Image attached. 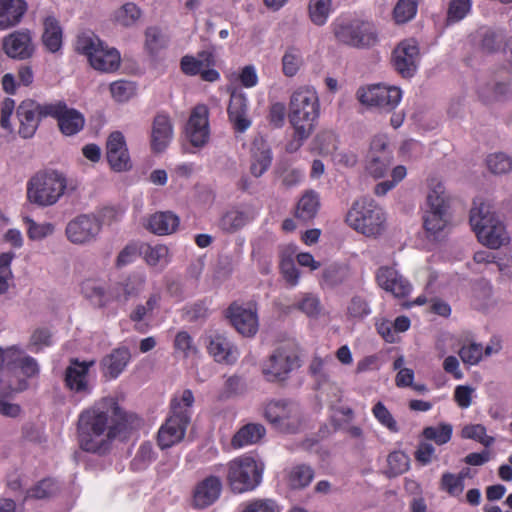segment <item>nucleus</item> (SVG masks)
<instances>
[{
	"label": "nucleus",
	"mask_w": 512,
	"mask_h": 512,
	"mask_svg": "<svg viewBox=\"0 0 512 512\" xmlns=\"http://www.w3.org/2000/svg\"><path fill=\"white\" fill-rule=\"evenodd\" d=\"M332 0H310L308 11L310 20L317 26L327 22L331 12Z\"/></svg>",
	"instance_id": "nucleus-46"
},
{
	"label": "nucleus",
	"mask_w": 512,
	"mask_h": 512,
	"mask_svg": "<svg viewBox=\"0 0 512 512\" xmlns=\"http://www.w3.org/2000/svg\"><path fill=\"white\" fill-rule=\"evenodd\" d=\"M173 137V127L170 118L164 114L155 116L151 130V148L154 152H163Z\"/></svg>",
	"instance_id": "nucleus-27"
},
{
	"label": "nucleus",
	"mask_w": 512,
	"mask_h": 512,
	"mask_svg": "<svg viewBox=\"0 0 512 512\" xmlns=\"http://www.w3.org/2000/svg\"><path fill=\"white\" fill-rule=\"evenodd\" d=\"M139 253L147 265L160 270H163L170 262L169 248L163 244H143L140 246Z\"/></svg>",
	"instance_id": "nucleus-34"
},
{
	"label": "nucleus",
	"mask_w": 512,
	"mask_h": 512,
	"mask_svg": "<svg viewBox=\"0 0 512 512\" xmlns=\"http://www.w3.org/2000/svg\"><path fill=\"white\" fill-rule=\"evenodd\" d=\"M212 63V54L209 52H202L198 57L184 56L181 59V69L187 75L200 74L202 69L209 67Z\"/></svg>",
	"instance_id": "nucleus-45"
},
{
	"label": "nucleus",
	"mask_w": 512,
	"mask_h": 512,
	"mask_svg": "<svg viewBox=\"0 0 512 512\" xmlns=\"http://www.w3.org/2000/svg\"><path fill=\"white\" fill-rule=\"evenodd\" d=\"M94 365L95 360L80 361L78 358H71L64 371L63 381L65 387L77 394L90 393L89 370Z\"/></svg>",
	"instance_id": "nucleus-14"
},
{
	"label": "nucleus",
	"mask_w": 512,
	"mask_h": 512,
	"mask_svg": "<svg viewBox=\"0 0 512 512\" xmlns=\"http://www.w3.org/2000/svg\"><path fill=\"white\" fill-rule=\"evenodd\" d=\"M26 11L24 0H0V30L18 25Z\"/></svg>",
	"instance_id": "nucleus-30"
},
{
	"label": "nucleus",
	"mask_w": 512,
	"mask_h": 512,
	"mask_svg": "<svg viewBox=\"0 0 512 512\" xmlns=\"http://www.w3.org/2000/svg\"><path fill=\"white\" fill-rule=\"evenodd\" d=\"M167 45V40L157 27H149L145 32V47L151 55H156Z\"/></svg>",
	"instance_id": "nucleus-54"
},
{
	"label": "nucleus",
	"mask_w": 512,
	"mask_h": 512,
	"mask_svg": "<svg viewBox=\"0 0 512 512\" xmlns=\"http://www.w3.org/2000/svg\"><path fill=\"white\" fill-rule=\"evenodd\" d=\"M142 16L141 9L133 2H127L113 13V21L122 27H132Z\"/></svg>",
	"instance_id": "nucleus-41"
},
{
	"label": "nucleus",
	"mask_w": 512,
	"mask_h": 512,
	"mask_svg": "<svg viewBox=\"0 0 512 512\" xmlns=\"http://www.w3.org/2000/svg\"><path fill=\"white\" fill-rule=\"evenodd\" d=\"M464 475H454L452 473H444L441 478V488L452 496H458L464 489Z\"/></svg>",
	"instance_id": "nucleus-61"
},
{
	"label": "nucleus",
	"mask_w": 512,
	"mask_h": 512,
	"mask_svg": "<svg viewBox=\"0 0 512 512\" xmlns=\"http://www.w3.org/2000/svg\"><path fill=\"white\" fill-rule=\"evenodd\" d=\"M45 110L49 116L57 119L60 131L66 136H72L80 132L85 125V118L81 112L69 108L66 103L58 101L49 103Z\"/></svg>",
	"instance_id": "nucleus-15"
},
{
	"label": "nucleus",
	"mask_w": 512,
	"mask_h": 512,
	"mask_svg": "<svg viewBox=\"0 0 512 512\" xmlns=\"http://www.w3.org/2000/svg\"><path fill=\"white\" fill-rule=\"evenodd\" d=\"M179 223V217L170 211L156 212L147 218L145 227L153 234L169 235L177 230Z\"/></svg>",
	"instance_id": "nucleus-32"
},
{
	"label": "nucleus",
	"mask_w": 512,
	"mask_h": 512,
	"mask_svg": "<svg viewBox=\"0 0 512 512\" xmlns=\"http://www.w3.org/2000/svg\"><path fill=\"white\" fill-rule=\"evenodd\" d=\"M76 50L87 56L90 65L95 70L113 72L120 66V53L115 48L104 45L95 35L78 36Z\"/></svg>",
	"instance_id": "nucleus-5"
},
{
	"label": "nucleus",
	"mask_w": 512,
	"mask_h": 512,
	"mask_svg": "<svg viewBox=\"0 0 512 512\" xmlns=\"http://www.w3.org/2000/svg\"><path fill=\"white\" fill-rule=\"evenodd\" d=\"M370 312L368 302L360 296H354L347 306L348 316L354 319H363L369 315Z\"/></svg>",
	"instance_id": "nucleus-63"
},
{
	"label": "nucleus",
	"mask_w": 512,
	"mask_h": 512,
	"mask_svg": "<svg viewBox=\"0 0 512 512\" xmlns=\"http://www.w3.org/2000/svg\"><path fill=\"white\" fill-rule=\"evenodd\" d=\"M272 153L269 145L261 140H255L251 149L250 173L256 177H261L271 166Z\"/></svg>",
	"instance_id": "nucleus-31"
},
{
	"label": "nucleus",
	"mask_w": 512,
	"mask_h": 512,
	"mask_svg": "<svg viewBox=\"0 0 512 512\" xmlns=\"http://www.w3.org/2000/svg\"><path fill=\"white\" fill-rule=\"evenodd\" d=\"M247 110V99L244 94L233 92L228 106V115L238 132L246 131L251 125Z\"/></svg>",
	"instance_id": "nucleus-29"
},
{
	"label": "nucleus",
	"mask_w": 512,
	"mask_h": 512,
	"mask_svg": "<svg viewBox=\"0 0 512 512\" xmlns=\"http://www.w3.org/2000/svg\"><path fill=\"white\" fill-rule=\"evenodd\" d=\"M295 307L308 317L312 318L319 317L323 311L320 299L312 293L303 294L295 304Z\"/></svg>",
	"instance_id": "nucleus-49"
},
{
	"label": "nucleus",
	"mask_w": 512,
	"mask_h": 512,
	"mask_svg": "<svg viewBox=\"0 0 512 512\" xmlns=\"http://www.w3.org/2000/svg\"><path fill=\"white\" fill-rule=\"evenodd\" d=\"M207 348L209 354L219 363L233 364L239 356L237 348L222 334L211 335Z\"/></svg>",
	"instance_id": "nucleus-26"
},
{
	"label": "nucleus",
	"mask_w": 512,
	"mask_h": 512,
	"mask_svg": "<svg viewBox=\"0 0 512 512\" xmlns=\"http://www.w3.org/2000/svg\"><path fill=\"white\" fill-rule=\"evenodd\" d=\"M81 293L94 306L102 308L108 303L105 288L94 280H85L81 284Z\"/></svg>",
	"instance_id": "nucleus-42"
},
{
	"label": "nucleus",
	"mask_w": 512,
	"mask_h": 512,
	"mask_svg": "<svg viewBox=\"0 0 512 512\" xmlns=\"http://www.w3.org/2000/svg\"><path fill=\"white\" fill-rule=\"evenodd\" d=\"M448 223V211L445 210H427L424 217L425 229L432 233L437 234L442 231Z\"/></svg>",
	"instance_id": "nucleus-48"
},
{
	"label": "nucleus",
	"mask_w": 512,
	"mask_h": 512,
	"mask_svg": "<svg viewBox=\"0 0 512 512\" xmlns=\"http://www.w3.org/2000/svg\"><path fill=\"white\" fill-rule=\"evenodd\" d=\"M255 209L249 205L235 206L225 211L218 221V227L224 233L233 234L254 220Z\"/></svg>",
	"instance_id": "nucleus-23"
},
{
	"label": "nucleus",
	"mask_w": 512,
	"mask_h": 512,
	"mask_svg": "<svg viewBox=\"0 0 512 512\" xmlns=\"http://www.w3.org/2000/svg\"><path fill=\"white\" fill-rule=\"evenodd\" d=\"M171 415L161 426L158 432V444L162 449L169 448L180 442L185 435L190 422V415L182 410L177 401L171 403Z\"/></svg>",
	"instance_id": "nucleus-11"
},
{
	"label": "nucleus",
	"mask_w": 512,
	"mask_h": 512,
	"mask_svg": "<svg viewBox=\"0 0 512 512\" xmlns=\"http://www.w3.org/2000/svg\"><path fill=\"white\" fill-rule=\"evenodd\" d=\"M227 481L235 493L253 490L262 479L263 465L252 457H238L227 465Z\"/></svg>",
	"instance_id": "nucleus-6"
},
{
	"label": "nucleus",
	"mask_w": 512,
	"mask_h": 512,
	"mask_svg": "<svg viewBox=\"0 0 512 512\" xmlns=\"http://www.w3.org/2000/svg\"><path fill=\"white\" fill-rule=\"evenodd\" d=\"M131 359L128 348L120 347L112 350L101 360V369L105 377L110 379L117 378L126 368Z\"/></svg>",
	"instance_id": "nucleus-28"
},
{
	"label": "nucleus",
	"mask_w": 512,
	"mask_h": 512,
	"mask_svg": "<svg viewBox=\"0 0 512 512\" xmlns=\"http://www.w3.org/2000/svg\"><path fill=\"white\" fill-rule=\"evenodd\" d=\"M393 162L392 152L383 137H376L371 142V149L366 163L367 172L375 179L386 175Z\"/></svg>",
	"instance_id": "nucleus-17"
},
{
	"label": "nucleus",
	"mask_w": 512,
	"mask_h": 512,
	"mask_svg": "<svg viewBox=\"0 0 512 512\" xmlns=\"http://www.w3.org/2000/svg\"><path fill=\"white\" fill-rule=\"evenodd\" d=\"M44 32L42 35V42L46 49L51 53L60 50L62 46V28L59 22L54 17H47L44 20Z\"/></svg>",
	"instance_id": "nucleus-36"
},
{
	"label": "nucleus",
	"mask_w": 512,
	"mask_h": 512,
	"mask_svg": "<svg viewBox=\"0 0 512 512\" xmlns=\"http://www.w3.org/2000/svg\"><path fill=\"white\" fill-rule=\"evenodd\" d=\"M480 243L490 249H498L503 245L509 243V234L506 231L504 224L499 220L492 226H486L478 232L477 236Z\"/></svg>",
	"instance_id": "nucleus-33"
},
{
	"label": "nucleus",
	"mask_w": 512,
	"mask_h": 512,
	"mask_svg": "<svg viewBox=\"0 0 512 512\" xmlns=\"http://www.w3.org/2000/svg\"><path fill=\"white\" fill-rule=\"evenodd\" d=\"M452 431V425L441 423L438 426H428L424 428L423 435L426 439L432 440L438 445H443L450 441Z\"/></svg>",
	"instance_id": "nucleus-51"
},
{
	"label": "nucleus",
	"mask_w": 512,
	"mask_h": 512,
	"mask_svg": "<svg viewBox=\"0 0 512 512\" xmlns=\"http://www.w3.org/2000/svg\"><path fill=\"white\" fill-rule=\"evenodd\" d=\"M483 348L480 344L464 345L459 350V356L465 364L475 365L482 359Z\"/></svg>",
	"instance_id": "nucleus-64"
},
{
	"label": "nucleus",
	"mask_w": 512,
	"mask_h": 512,
	"mask_svg": "<svg viewBox=\"0 0 512 512\" xmlns=\"http://www.w3.org/2000/svg\"><path fill=\"white\" fill-rule=\"evenodd\" d=\"M265 432L266 430L261 424H247L234 435L232 445L240 448L257 443L265 435Z\"/></svg>",
	"instance_id": "nucleus-38"
},
{
	"label": "nucleus",
	"mask_w": 512,
	"mask_h": 512,
	"mask_svg": "<svg viewBox=\"0 0 512 512\" xmlns=\"http://www.w3.org/2000/svg\"><path fill=\"white\" fill-rule=\"evenodd\" d=\"M112 98L117 102H126L136 93V86L133 82L118 80L110 84Z\"/></svg>",
	"instance_id": "nucleus-55"
},
{
	"label": "nucleus",
	"mask_w": 512,
	"mask_h": 512,
	"mask_svg": "<svg viewBox=\"0 0 512 512\" xmlns=\"http://www.w3.org/2000/svg\"><path fill=\"white\" fill-rule=\"evenodd\" d=\"M300 367L298 349L293 343L276 348L263 366V374L270 382H281Z\"/></svg>",
	"instance_id": "nucleus-7"
},
{
	"label": "nucleus",
	"mask_w": 512,
	"mask_h": 512,
	"mask_svg": "<svg viewBox=\"0 0 512 512\" xmlns=\"http://www.w3.org/2000/svg\"><path fill=\"white\" fill-rule=\"evenodd\" d=\"M23 220L27 225V235L30 240H42L54 233L55 227L52 223H37L30 217H25Z\"/></svg>",
	"instance_id": "nucleus-52"
},
{
	"label": "nucleus",
	"mask_w": 512,
	"mask_h": 512,
	"mask_svg": "<svg viewBox=\"0 0 512 512\" xmlns=\"http://www.w3.org/2000/svg\"><path fill=\"white\" fill-rule=\"evenodd\" d=\"M314 478V470L305 464H298L287 471L286 480L291 489H303Z\"/></svg>",
	"instance_id": "nucleus-39"
},
{
	"label": "nucleus",
	"mask_w": 512,
	"mask_h": 512,
	"mask_svg": "<svg viewBox=\"0 0 512 512\" xmlns=\"http://www.w3.org/2000/svg\"><path fill=\"white\" fill-rule=\"evenodd\" d=\"M14 257L13 252L0 254V296L6 294L13 283L11 263Z\"/></svg>",
	"instance_id": "nucleus-47"
},
{
	"label": "nucleus",
	"mask_w": 512,
	"mask_h": 512,
	"mask_svg": "<svg viewBox=\"0 0 512 512\" xmlns=\"http://www.w3.org/2000/svg\"><path fill=\"white\" fill-rule=\"evenodd\" d=\"M319 197L314 191L306 192L299 200L295 216L304 222L313 219L319 209Z\"/></svg>",
	"instance_id": "nucleus-40"
},
{
	"label": "nucleus",
	"mask_w": 512,
	"mask_h": 512,
	"mask_svg": "<svg viewBox=\"0 0 512 512\" xmlns=\"http://www.w3.org/2000/svg\"><path fill=\"white\" fill-rule=\"evenodd\" d=\"M419 49L414 40L402 41L393 52L395 69L403 77H411L417 68Z\"/></svg>",
	"instance_id": "nucleus-21"
},
{
	"label": "nucleus",
	"mask_w": 512,
	"mask_h": 512,
	"mask_svg": "<svg viewBox=\"0 0 512 512\" xmlns=\"http://www.w3.org/2000/svg\"><path fill=\"white\" fill-rule=\"evenodd\" d=\"M303 63L301 50L295 46H289L282 57V71L285 76L293 77L298 73Z\"/></svg>",
	"instance_id": "nucleus-43"
},
{
	"label": "nucleus",
	"mask_w": 512,
	"mask_h": 512,
	"mask_svg": "<svg viewBox=\"0 0 512 512\" xmlns=\"http://www.w3.org/2000/svg\"><path fill=\"white\" fill-rule=\"evenodd\" d=\"M402 91L396 86L374 84L359 88L357 98L361 104L377 108L381 112L390 113L400 103Z\"/></svg>",
	"instance_id": "nucleus-10"
},
{
	"label": "nucleus",
	"mask_w": 512,
	"mask_h": 512,
	"mask_svg": "<svg viewBox=\"0 0 512 512\" xmlns=\"http://www.w3.org/2000/svg\"><path fill=\"white\" fill-rule=\"evenodd\" d=\"M319 109V99L314 89L301 87L291 95L288 118L301 138H309L313 133Z\"/></svg>",
	"instance_id": "nucleus-2"
},
{
	"label": "nucleus",
	"mask_w": 512,
	"mask_h": 512,
	"mask_svg": "<svg viewBox=\"0 0 512 512\" xmlns=\"http://www.w3.org/2000/svg\"><path fill=\"white\" fill-rule=\"evenodd\" d=\"M388 472L390 476H397L408 471L410 466L409 457L402 451H394L387 458Z\"/></svg>",
	"instance_id": "nucleus-57"
},
{
	"label": "nucleus",
	"mask_w": 512,
	"mask_h": 512,
	"mask_svg": "<svg viewBox=\"0 0 512 512\" xmlns=\"http://www.w3.org/2000/svg\"><path fill=\"white\" fill-rule=\"evenodd\" d=\"M48 106L49 103L40 104L32 99H26L19 104L16 114L19 121L18 133L22 138L28 139L35 134L41 119L49 116L45 112Z\"/></svg>",
	"instance_id": "nucleus-13"
},
{
	"label": "nucleus",
	"mask_w": 512,
	"mask_h": 512,
	"mask_svg": "<svg viewBox=\"0 0 512 512\" xmlns=\"http://www.w3.org/2000/svg\"><path fill=\"white\" fill-rule=\"evenodd\" d=\"M264 416L280 432L295 433L302 425L298 404L289 400H272L264 408Z\"/></svg>",
	"instance_id": "nucleus-8"
},
{
	"label": "nucleus",
	"mask_w": 512,
	"mask_h": 512,
	"mask_svg": "<svg viewBox=\"0 0 512 512\" xmlns=\"http://www.w3.org/2000/svg\"><path fill=\"white\" fill-rule=\"evenodd\" d=\"M336 39L352 47H369L376 43L377 32L374 25L365 21L341 22L334 26Z\"/></svg>",
	"instance_id": "nucleus-9"
},
{
	"label": "nucleus",
	"mask_w": 512,
	"mask_h": 512,
	"mask_svg": "<svg viewBox=\"0 0 512 512\" xmlns=\"http://www.w3.org/2000/svg\"><path fill=\"white\" fill-rule=\"evenodd\" d=\"M57 485L51 479H43L26 492L25 499H44L57 492Z\"/></svg>",
	"instance_id": "nucleus-60"
},
{
	"label": "nucleus",
	"mask_w": 512,
	"mask_h": 512,
	"mask_svg": "<svg viewBox=\"0 0 512 512\" xmlns=\"http://www.w3.org/2000/svg\"><path fill=\"white\" fill-rule=\"evenodd\" d=\"M336 144V135L331 131L320 132L313 141L314 149L323 155H328L335 151Z\"/></svg>",
	"instance_id": "nucleus-59"
},
{
	"label": "nucleus",
	"mask_w": 512,
	"mask_h": 512,
	"mask_svg": "<svg viewBox=\"0 0 512 512\" xmlns=\"http://www.w3.org/2000/svg\"><path fill=\"white\" fill-rule=\"evenodd\" d=\"M488 169L493 174H505L512 170V159L504 153H494L487 157Z\"/></svg>",
	"instance_id": "nucleus-58"
},
{
	"label": "nucleus",
	"mask_w": 512,
	"mask_h": 512,
	"mask_svg": "<svg viewBox=\"0 0 512 512\" xmlns=\"http://www.w3.org/2000/svg\"><path fill=\"white\" fill-rule=\"evenodd\" d=\"M418 8V0H398L393 15L397 23H406L412 20Z\"/></svg>",
	"instance_id": "nucleus-53"
},
{
	"label": "nucleus",
	"mask_w": 512,
	"mask_h": 512,
	"mask_svg": "<svg viewBox=\"0 0 512 512\" xmlns=\"http://www.w3.org/2000/svg\"><path fill=\"white\" fill-rule=\"evenodd\" d=\"M497 221L499 219L488 204L474 202L470 211V224L476 236H478V232H481L482 228L492 226Z\"/></svg>",
	"instance_id": "nucleus-35"
},
{
	"label": "nucleus",
	"mask_w": 512,
	"mask_h": 512,
	"mask_svg": "<svg viewBox=\"0 0 512 512\" xmlns=\"http://www.w3.org/2000/svg\"><path fill=\"white\" fill-rule=\"evenodd\" d=\"M101 231V221L92 214H81L70 220L65 228L67 239L76 245L93 242Z\"/></svg>",
	"instance_id": "nucleus-12"
},
{
	"label": "nucleus",
	"mask_w": 512,
	"mask_h": 512,
	"mask_svg": "<svg viewBox=\"0 0 512 512\" xmlns=\"http://www.w3.org/2000/svg\"><path fill=\"white\" fill-rule=\"evenodd\" d=\"M347 224L357 232L376 237L385 230V214L381 207L370 198L356 200L346 215Z\"/></svg>",
	"instance_id": "nucleus-3"
},
{
	"label": "nucleus",
	"mask_w": 512,
	"mask_h": 512,
	"mask_svg": "<svg viewBox=\"0 0 512 512\" xmlns=\"http://www.w3.org/2000/svg\"><path fill=\"white\" fill-rule=\"evenodd\" d=\"M119 410L113 398H104L79 415L78 442L82 450L98 455L106 454L118 434L114 415Z\"/></svg>",
	"instance_id": "nucleus-1"
},
{
	"label": "nucleus",
	"mask_w": 512,
	"mask_h": 512,
	"mask_svg": "<svg viewBox=\"0 0 512 512\" xmlns=\"http://www.w3.org/2000/svg\"><path fill=\"white\" fill-rule=\"evenodd\" d=\"M372 412L375 418L391 432L398 431L396 420L382 402H377Z\"/></svg>",
	"instance_id": "nucleus-62"
},
{
	"label": "nucleus",
	"mask_w": 512,
	"mask_h": 512,
	"mask_svg": "<svg viewBox=\"0 0 512 512\" xmlns=\"http://www.w3.org/2000/svg\"><path fill=\"white\" fill-rule=\"evenodd\" d=\"M174 349L176 353L182 355L184 358H189L197 355L198 348L193 341L191 335L186 331H179L174 339Z\"/></svg>",
	"instance_id": "nucleus-50"
},
{
	"label": "nucleus",
	"mask_w": 512,
	"mask_h": 512,
	"mask_svg": "<svg viewBox=\"0 0 512 512\" xmlns=\"http://www.w3.org/2000/svg\"><path fill=\"white\" fill-rule=\"evenodd\" d=\"M145 276L139 273H133L114 283L110 294L115 301L126 304L130 299L139 296L145 286Z\"/></svg>",
	"instance_id": "nucleus-24"
},
{
	"label": "nucleus",
	"mask_w": 512,
	"mask_h": 512,
	"mask_svg": "<svg viewBox=\"0 0 512 512\" xmlns=\"http://www.w3.org/2000/svg\"><path fill=\"white\" fill-rule=\"evenodd\" d=\"M209 111L207 106L199 104L190 114L185 128L186 139L196 148L205 146L209 140Z\"/></svg>",
	"instance_id": "nucleus-16"
},
{
	"label": "nucleus",
	"mask_w": 512,
	"mask_h": 512,
	"mask_svg": "<svg viewBox=\"0 0 512 512\" xmlns=\"http://www.w3.org/2000/svg\"><path fill=\"white\" fill-rule=\"evenodd\" d=\"M231 324L243 336H254L259 327L256 308L232 303L227 310Z\"/></svg>",
	"instance_id": "nucleus-18"
},
{
	"label": "nucleus",
	"mask_w": 512,
	"mask_h": 512,
	"mask_svg": "<svg viewBox=\"0 0 512 512\" xmlns=\"http://www.w3.org/2000/svg\"><path fill=\"white\" fill-rule=\"evenodd\" d=\"M376 280L382 289L391 293L396 298H405L412 290L410 282L392 267L385 266L379 268Z\"/></svg>",
	"instance_id": "nucleus-22"
},
{
	"label": "nucleus",
	"mask_w": 512,
	"mask_h": 512,
	"mask_svg": "<svg viewBox=\"0 0 512 512\" xmlns=\"http://www.w3.org/2000/svg\"><path fill=\"white\" fill-rule=\"evenodd\" d=\"M222 482L217 476H208L199 482L195 488L193 504L196 508H206L220 496Z\"/></svg>",
	"instance_id": "nucleus-25"
},
{
	"label": "nucleus",
	"mask_w": 512,
	"mask_h": 512,
	"mask_svg": "<svg viewBox=\"0 0 512 512\" xmlns=\"http://www.w3.org/2000/svg\"><path fill=\"white\" fill-rule=\"evenodd\" d=\"M66 177L57 171L36 173L27 184V199L41 207L52 206L67 189Z\"/></svg>",
	"instance_id": "nucleus-4"
},
{
	"label": "nucleus",
	"mask_w": 512,
	"mask_h": 512,
	"mask_svg": "<svg viewBox=\"0 0 512 512\" xmlns=\"http://www.w3.org/2000/svg\"><path fill=\"white\" fill-rule=\"evenodd\" d=\"M106 158L110 167L117 172L131 168V160L124 135L119 131L112 132L106 142Z\"/></svg>",
	"instance_id": "nucleus-19"
},
{
	"label": "nucleus",
	"mask_w": 512,
	"mask_h": 512,
	"mask_svg": "<svg viewBox=\"0 0 512 512\" xmlns=\"http://www.w3.org/2000/svg\"><path fill=\"white\" fill-rule=\"evenodd\" d=\"M349 277V269L345 265L332 263L322 271V284L328 287H335L345 282Z\"/></svg>",
	"instance_id": "nucleus-44"
},
{
	"label": "nucleus",
	"mask_w": 512,
	"mask_h": 512,
	"mask_svg": "<svg viewBox=\"0 0 512 512\" xmlns=\"http://www.w3.org/2000/svg\"><path fill=\"white\" fill-rule=\"evenodd\" d=\"M461 437L478 441L485 447H489L494 443V438L486 434V428L482 424L464 426L461 431Z\"/></svg>",
	"instance_id": "nucleus-56"
},
{
	"label": "nucleus",
	"mask_w": 512,
	"mask_h": 512,
	"mask_svg": "<svg viewBox=\"0 0 512 512\" xmlns=\"http://www.w3.org/2000/svg\"><path fill=\"white\" fill-rule=\"evenodd\" d=\"M428 210L448 211L449 202L445 187L441 181L432 178L429 182V191L427 194Z\"/></svg>",
	"instance_id": "nucleus-37"
},
{
	"label": "nucleus",
	"mask_w": 512,
	"mask_h": 512,
	"mask_svg": "<svg viewBox=\"0 0 512 512\" xmlns=\"http://www.w3.org/2000/svg\"><path fill=\"white\" fill-rule=\"evenodd\" d=\"M2 48L13 59L25 60L34 53L32 36L28 30L14 31L3 38Z\"/></svg>",
	"instance_id": "nucleus-20"
}]
</instances>
